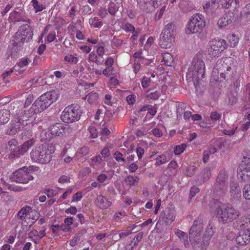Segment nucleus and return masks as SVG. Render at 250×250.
Masks as SVG:
<instances>
[{"mask_svg":"<svg viewBox=\"0 0 250 250\" xmlns=\"http://www.w3.org/2000/svg\"><path fill=\"white\" fill-rule=\"evenodd\" d=\"M234 62L235 60L230 57L218 60L212 70V79L218 82L230 80L235 70Z\"/></svg>","mask_w":250,"mask_h":250,"instance_id":"1","label":"nucleus"},{"mask_svg":"<svg viewBox=\"0 0 250 250\" xmlns=\"http://www.w3.org/2000/svg\"><path fill=\"white\" fill-rule=\"evenodd\" d=\"M55 146L52 144H42L36 146L32 150L30 157L34 162L46 164L51 161L52 154L55 152Z\"/></svg>","mask_w":250,"mask_h":250,"instance_id":"2","label":"nucleus"},{"mask_svg":"<svg viewBox=\"0 0 250 250\" xmlns=\"http://www.w3.org/2000/svg\"><path fill=\"white\" fill-rule=\"evenodd\" d=\"M17 216L21 220L22 229L26 230L39 218L40 214L35 209L26 206L18 212Z\"/></svg>","mask_w":250,"mask_h":250,"instance_id":"3","label":"nucleus"},{"mask_svg":"<svg viewBox=\"0 0 250 250\" xmlns=\"http://www.w3.org/2000/svg\"><path fill=\"white\" fill-rule=\"evenodd\" d=\"M58 91L53 90L47 92L40 96L32 104L35 112H41L48 107L59 98Z\"/></svg>","mask_w":250,"mask_h":250,"instance_id":"4","label":"nucleus"},{"mask_svg":"<svg viewBox=\"0 0 250 250\" xmlns=\"http://www.w3.org/2000/svg\"><path fill=\"white\" fill-rule=\"evenodd\" d=\"M214 208L216 209V212L219 216L220 221L224 223L232 222L240 215L239 211L231 205L222 206L220 203L214 202Z\"/></svg>","mask_w":250,"mask_h":250,"instance_id":"5","label":"nucleus"},{"mask_svg":"<svg viewBox=\"0 0 250 250\" xmlns=\"http://www.w3.org/2000/svg\"><path fill=\"white\" fill-rule=\"evenodd\" d=\"M205 25L206 21L204 16L201 14H196L189 19L185 29V33L187 34L190 33L201 34Z\"/></svg>","mask_w":250,"mask_h":250,"instance_id":"6","label":"nucleus"},{"mask_svg":"<svg viewBox=\"0 0 250 250\" xmlns=\"http://www.w3.org/2000/svg\"><path fill=\"white\" fill-rule=\"evenodd\" d=\"M175 25L173 22L167 24L162 31L160 39L159 44L163 48L171 47L174 42Z\"/></svg>","mask_w":250,"mask_h":250,"instance_id":"7","label":"nucleus"},{"mask_svg":"<svg viewBox=\"0 0 250 250\" xmlns=\"http://www.w3.org/2000/svg\"><path fill=\"white\" fill-rule=\"evenodd\" d=\"M81 113L80 106L78 104H71L64 108L61 115V119L65 123H72L80 119Z\"/></svg>","mask_w":250,"mask_h":250,"instance_id":"8","label":"nucleus"},{"mask_svg":"<svg viewBox=\"0 0 250 250\" xmlns=\"http://www.w3.org/2000/svg\"><path fill=\"white\" fill-rule=\"evenodd\" d=\"M37 167L31 166L23 167L13 173V180L18 183L26 184L33 179L31 175L32 171H35Z\"/></svg>","mask_w":250,"mask_h":250,"instance_id":"9","label":"nucleus"},{"mask_svg":"<svg viewBox=\"0 0 250 250\" xmlns=\"http://www.w3.org/2000/svg\"><path fill=\"white\" fill-rule=\"evenodd\" d=\"M203 229V220L200 218H197L194 222L189 232V239L192 248H197L199 246L196 245L197 240L200 238V232Z\"/></svg>","mask_w":250,"mask_h":250,"instance_id":"10","label":"nucleus"},{"mask_svg":"<svg viewBox=\"0 0 250 250\" xmlns=\"http://www.w3.org/2000/svg\"><path fill=\"white\" fill-rule=\"evenodd\" d=\"M209 48H208V55L212 58L218 57L227 47V44L223 39H214L209 42Z\"/></svg>","mask_w":250,"mask_h":250,"instance_id":"11","label":"nucleus"},{"mask_svg":"<svg viewBox=\"0 0 250 250\" xmlns=\"http://www.w3.org/2000/svg\"><path fill=\"white\" fill-rule=\"evenodd\" d=\"M192 64L193 71L192 76L197 81L201 80L205 75V65L204 61L198 56L194 57Z\"/></svg>","mask_w":250,"mask_h":250,"instance_id":"12","label":"nucleus"},{"mask_svg":"<svg viewBox=\"0 0 250 250\" xmlns=\"http://www.w3.org/2000/svg\"><path fill=\"white\" fill-rule=\"evenodd\" d=\"M203 8L205 12L213 18L219 17L225 11L218 2L207 3L203 5Z\"/></svg>","mask_w":250,"mask_h":250,"instance_id":"13","label":"nucleus"},{"mask_svg":"<svg viewBox=\"0 0 250 250\" xmlns=\"http://www.w3.org/2000/svg\"><path fill=\"white\" fill-rule=\"evenodd\" d=\"M89 148L88 146H83L79 148L76 152L74 150V148L70 146L69 145H66L64 147L60 153V156L61 157H64L67 154H71L72 153H74L76 156L83 157L87 154L89 152Z\"/></svg>","mask_w":250,"mask_h":250,"instance_id":"14","label":"nucleus"},{"mask_svg":"<svg viewBox=\"0 0 250 250\" xmlns=\"http://www.w3.org/2000/svg\"><path fill=\"white\" fill-rule=\"evenodd\" d=\"M228 175L227 171L221 169L218 174L215 187L217 190L219 189L223 192L227 191L228 186Z\"/></svg>","mask_w":250,"mask_h":250,"instance_id":"15","label":"nucleus"},{"mask_svg":"<svg viewBox=\"0 0 250 250\" xmlns=\"http://www.w3.org/2000/svg\"><path fill=\"white\" fill-rule=\"evenodd\" d=\"M236 19L234 13L229 11L218 20L217 24L220 27H225L235 21Z\"/></svg>","mask_w":250,"mask_h":250,"instance_id":"16","label":"nucleus"},{"mask_svg":"<svg viewBox=\"0 0 250 250\" xmlns=\"http://www.w3.org/2000/svg\"><path fill=\"white\" fill-rule=\"evenodd\" d=\"M95 203L100 208L105 209L112 206V202L105 196L103 195H99L97 196Z\"/></svg>","mask_w":250,"mask_h":250,"instance_id":"17","label":"nucleus"},{"mask_svg":"<svg viewBox=\"0 0 250 250\" xmlns=\"http://www.w3.org/2000/svg\"><path fill=\"white\" fill-rule=\"evenodd\" d=\"M236 241L241 245L249 244L250 242V227L242 230L236 237Z\"/></svg>","mask_w":250,"mask_h":250,"instance_id":"18","label":"nucleus"},{"mask_svg":"<svg viewBox=\"0 0 250 250\" xmlns=\"http://www.w3.org/2000/svg\"><path fill=\"white\" fill-rule=\"evenodd\" d=\"M18 32H20L21 36L23 39V41H25L26 42L29 41L33 36V32L30 26L28 24H24L21 25L19 29Z\"/></svg>","mask_w":250,"mask_h":250,"instance_id":"19","label":"nucleus"},{"mask_svg":"<svg viewBox=\"0 0 250 250\" xmlns=\"http://www.w3.org/2000/svg\"><path fill=\"white\" fill-rule=\"evenodd\" d=\"M175 213L173 209H169L167 211H162L160 213L159 221L170 224L175 220Z\"/></svg>","mask_w":250,"mask_h":250,"instance_id":"20","label":"nucleus"},{"mask_svg":"<svg viewBox=\"0 0 250 250\" xmlns=\"http://www.w3.org/2000/svg\"><path fill=\"white\" fill-rule=\"evenodd\" d=\"M46 234V229H43L39 232L37 229H33L29 233V237L34 242L37 243Z\"/></svg>","mask_w":250,"mask_h":250,"instance_id":"21","label":"nucleus"},{"mask_svg":"<svg viewBox=\"0 0 250 250\" xmlns=\"http://www.w3.org/2000/svg\"><path fill=\"white\" fill-rule=\"evenodd\" d=\"M241 188L237 182L230 180L229 193L232 198L235 199L241 196Z\"/></svg>","mask_w":250,"mask_h":250,"instance_id":"22","label":"nucleus"},{"mask_svg":"<svg viewBox=\"0 0 250 250\" xmlns=\"http://www.w3.org/2000/svg\"><path fill=\"white\" fill-rule=\"evenodd\" d=\"M65 128L64 126H50V132L48 134L47 138H52L54 136H59L65 133Z\"/></svg>","mask_w":250,"mask_h":250,"instance_id":"23","label":"nucleus"},{"mask_svg":"<svg viewBox=\"0 0 250 250\" xmlns=\"http://www.w3.org/2000/svg\"><path fill=\"white\" fill-rule=\"evenodd\" d=\"M237 177L241 182H246L250 180V169L241 168L239 167L237 171Z\"/></svg>","mask_w":250,"mask_h":250,"instance_id":"24","label":"nucleus"},{"mask_svg":"<svg viewBox=\"0 0 250 250\" xmlns=\"http://www.w3.org/2000/svg\"><path fill=\"white\" fill-rule=\"evenodd\" d=\"M174 232L175 234L179 238L180 241L183 243L185 247L188 248L189 246L188 237L186 233L178 229H174Z\"/></svg>","mask_w":250,"mask_h":250,"instance_id":"25","label":"nucleus"},{"mask_svg":"<svg viewBox=\"0 0 250 250\" xmlns=\"http://www.w3.org/2000/svg\"><path fill=\"white\" fill-rule=\"evenodd\" d=\"M20 33L17 31L13 37L12 40L13 45L16 47L18 50L21 49L24 42H26L25 41H23V39L21 36Z\"/></svg>","mask_w":250,"mask_h":250,"instance_id":"26","label":"nucleus"},{"mask_svg":"<svg viewBox=\"0 0 250 250\" xmlns=\"http://www.w3.org/2000/svg\"><path fill=\"white\" fill-rule=\"evenodd\" d=\"M35 141L33 138L25 142L20 147L18 151L19 154L23 155L35 144Z\"/></svg>","mask_w":250,"mask_h":250,"instance_id":"27","label":"nucleus"},{"mask_svg":"<svg viewBox=\"0 0 250 250\" xmlns=\"http://www.w3.org/2000/svg\"><path fill=\"white\" fill-rule=\"evenodd\" d=\"M239 5L238 0H223L221 3V6L224 9H229L230 7L234 8L237 7Z\"/></svg>","mask_w":250,"mask_h":250,"instance_id":"28","label":"nucleus"},{"mask_svg":"<svg viewBox=\"0 0 250 250\" xmlns=\"http://www.w3.org/2000/svg\"><path fill=\"white\" fill-rule=\"evenodd\" d=\"M103 160L100 155L98 154L92 157L88 163L89 165L93 168H96L101 164Z\"/></svg>","mask_w":250,"mask_h":250,"instance_id":"29","label":"nucleus"},{"mask_svg":"<svg viewBox=\"0 0 250 250\" xmlns=\"http://www.w3.org/2000/svg\"><path fill=\"white\" fill-rule=\"evenodd\" d=\"M10 113L6 110L0 111V124L4 125L9 120Z\"/></svg>","mask_w":250,"mask_h":250,"instance_id":"30","label":"nucleus"},{"mask_svg":"<svg viewBox=\"0 0 250 250\" xmlns=\"http://www.w3.org/2000/svg\"><path fill=\"white\" fill-rule=\"evenodd\" d=\"M99 98L98 93L96 92H91L86 95L84 99H87V101L90 104H95L97 103Z\"/></svg>","mask_w":250,"mask_h":250,"instance_id":"31","label":"nucleus"},{"mask_svg":"<svg viewBox=\"0 0 250 250\" xmlns=\"http://www.w3.org/2000/svg\"><path fill=\"white\" fill-rule=\"evenodd\" d=\"M210 242V240L208 239V238H206L204 237V239L201 243H199V240H197V242L196 243V245H198L199 247L197 248H193L194 250H197L198 249H200L201 250H206Z\"/></svg>","mask_w":250,"mask_h":250,"instance_id":"32","label":"nucleus"},{"mask_svg":"<svg viewBox=\"0 0 250 250\" xmlns=\"http://www.w3.org/2000/svg\"><path fill=\"white\" fill-rule=\"evenodd\" d=\"M31 2L35 10V13L42 11L46 8L45 6L42 3L40 0H32Z\"/></svg>","mask_w":250,"mask_h":250,"instance_id":"33","label":"nucleus"},{"mask_svg":"<svg viewBox=\"0 0 250 250\" xmlns=\"http://www.w3.org/2000/svg\"><path fill=\"white\" fill-rule=\"evenodd\" d=\"M241 168H247L250 169V154H248L243 157L240 166Z\"/></svg>","mask_w":250,"mask_h":250,"instance_id":"34","label":"nucleus"},{"mask_svg":"<svg viewBox=\"0 0 250 250\" xmlns=\"http://www.w3.org/2000/svg\"><path fill=\"white\" fill-rule=\"evenodd\" d=\"M186 105L185 103L179 102L176 105L177 116H182V114L185 112Z\"/></svg>","mask_w":250,"mask_h":250,"instance_id":"35","label":"nucleus"},{"mask_svg":"<svg viewBox=\"0 0 250 250\" xmlns=\"http://www.w3.org/2000/svg\"><path fill=\"white\" fill-rule=\"evenodd\" d=\"M165 64L167 66H171L173 63V58L169 53H165L163 56Z\"/></svg>","mask_w":250,"mask_h":250,"instance_id":"36","label":"nucleus"},{"mask_svg":"<svg viewBox=\"0 0 250 250\" xmlns=\"http://www.w3.org/2000/svg\"><path fill=\"white\" fill-rule=\"evenodd\" d=\"M186 147L187 145L185 144L175 146L173 148L175 155H178L182 153L185 150Z\"/></svg>","mask_w":250,"mask_h":250,"instance_id":"37","label":"nucleus"},{"mask_svg":"<svg viewBox=\"0 0 250 250\" xmlns=\"http://www.w3.org/2000/svg\"><path fill=\"white\" fill-rule=\"evenodd\" d=\"M242 191L244 198L246 200H250V184L245 185Z\"/></svg>","mask_w":250,"mask_h":250,"instance_id":"38","label":"nucleus"},{"mask_svg":"<svg viewBox=\"0 0 250 250\" xmlns=\"http://www.w3.org/2000/svg\"><path fill=\"white\" fill-rule=\"evenodd\" d=\"M139 177L137 176H129L125 179V182L129 186L134 185L139 181Z\"/></svg>","mask_w":250,"mask_h":250,"instance_id":"39","label":"nucleus"},{"mask_svg":"<svg viewBox=\"0 0 250 250\" xmlns=\"http://www.w3.org/2000/svg\"><path fill=\"white\" fill-rule=\"evenodd\" d=\"M118 4L114 2H111L108 6V12L111 15H114L115 13L118 11Z\"/></svg>","mask_w":250,"mask_h":250,"instance_id":"40","label":"nucleus"},{"mask_svg":"<svg viewBox=\"0 0 250 250\" xmlns=\"http://www.w3.org/2000/svg\"><path fill=\"white\" fill-rule=\"evenodd\" d=\"M156 164L157 165H161L166 164L168 161V159L165 154L159 155L156 158Z\"/></svg>","mask_w":250,"mask_h":250,"instance_id":"41","label":"nucleus"},{"mask_svg":"<svg viewBox=\"0 0 250 250\" xmlns=\"http://www.w3.org/2000/svg\"><path fill=\"white\" fill-rule=\"evenodd\" d=\"M214 231L212 228V227L210 225H208L206 229L205 234L204 237L206 238H208L210 240L211 238L214 235Z\"/></svg>","mask_w":250,"mask_h":250,"instance_id":"42","label":"nucleus"},{"mask_svg":"<svg viewBox=\"0 0 250 250\" xmlns=\"http://www.w3.org/2000/svg\"><path fill=\"white\" fill-rule=\"evenodd\" d=\"M89 59L91 62L96 63L97 65H102L104 62L103 60H98L97 56L93 52H91L89 54Z\"/></svg>","mask_w":250,"mask_h":250,"instance_id":"43","label":"nucleus"},{"mask_svg":"<svg viewBox=\"0 0 250 250\" xmlns=\"http://www.w3.org/2000/svg\"><path fill=\"white\" fill-rule=\"evenodd\" d=\"M152 0H137L139 7L144 11L148 9L147 4L150 3Z\"/></svg>","mask_w":250,"mask_h":250,"instance_id":"44","label":"nucleus"},{"mask_svg":"<svg viewBox=\"0 0 250 250\" xmlns=\"http://www.w3.org/2000/svg\"><path fill=\"white\" fill-rule=\"evenodd\" d=\"M21 11V9H19V11H14L10 14V17L13 19L15 21H22V18L20 16Z\"/></svg>","mask_w":250,"mask_h":250,"instance_id":"45","label":"nucleus"},{"mask_svg":"<svg viewBox=\"0 0 250 250\" xmlns=\"http://www.w3.org/2000/svg\"><path fill=\"white\" fill-rule=\"evenodd\" d=\"M228 38L230 46L232 47H235L239 42V38L235 35H229Z\"/></svg>","mask_w":250,"mask_h":250,"instance_id":"46","label":"nucleus"},{"mask_svg":"<svg viewBox=\"0 0 250 250\" xmlns=\"http://www.w3.org/2000/svg\"><path fill=\"white\" fill-rule=\"evenodd\" d=\"M121 27L126 32H132L135 29V27L129 23H122Z\"/></svg>","mask_w":250,"mask_h":250,"instance_id":"47","label":"nucleus"},{"mask_svg":"<svg viewBox=\"0 0 250 250\" xmlns=\"http://www.w3.org/2000/svg\"><path fill=\"white\" fill-rule=\"evenodd\" d=\"M195 169L196 167L195 166H188L187 169L184 171V173L188 176H191L194 174Z\"/></svg>","mask_w":250,"mask_h":250,"instance_id":"48","label":"nucleus"},{"mask_svg":"<svg viewBox=\"0 0 250 250\" xmlns=\"http://www.w3.org/2000/svg\"><path fill=\"white\" fill-rule=\"evenodd\" d=\"M24 122H25V125H28V124H30V123H27V120L24 121L23 119H21L18 116H15L13 120V124H24Z\"/></svg>","mask_w":250,"mask_h":250,"instance_id":"49","label":"nucleus"},{"mask_svg":"<svg viewBox=\"0 0 250 250\" xmlns=\"http://www.w3.org/2000/svg\"><path fill=\"white\" fill-rule=\"evenodd\" d=\"M126 216L125 212H119L115 214L114 216V219L117 221L120 222L121 219L124 218Z\"/></svg>","mask_w":250,"mask_h":250,"instance_id":"50","label":"nucleus"},{"mask_svg":"<svg viewBox=\"0 0 250 250\" xmlns=\"http://www.w3.org/2000/svg\"><path fill=\"white\" fill-rule=\"evenodd\" d=\"M64 60L68 62H70L73 63H76L78 62V59L72 55H67L65 56Z\"/></svg>","mask_w":250,"mask_h":250,"instance_id":"51","label":"nucleus"},{"mask_svg":"<svg viewBox=\"0 0 250 250\" xmlns=\"http://www.w3.org/2000/svg\"><path fill=\"white\" fill-rule=\"evenodd\" d=\"M90 136L92 138H96L98 136V131L95 126H90L89 128Z\"/></svg>","mask_w":250,"mask_h":250,"instance_id":"52","label":"nucleus"},{"mask_svg":"<svg viewBox=\"0 0 250 250\" xmlns=\"http://www.w3.org/2000/svg\"><path fill=\"white\" fill-rule=\"evenodd\" d=\"M150 83V79L149 78L147 77L146 76L143 77L141 82L142 85L143 87V88H147L149 85Z\"/></svg>","mask_w":250,"mask_h":250,"instance_id":"53","label":"nucleus"},{"mask_svg":"<svg viewBox=\"0 0 250 250\" xmlns=\"http://www.w3.org/2000/svg\"><path fill=\"white\" fill-rule=\"evenodd\" d=\"M31 62V61L30 60V59L27 58L21 60L18 63V66L20 67H23L27 65L29 62Z\"/></svg>","mask_w":250,"mask_h":250,"instance_id":"54","label":"nucleus"},{"mask_svg":"<svg viewBox=\"0 0 250 250\" xmlns=\"http://www.w3.org/2000/svg\"><path fill=\"white\" fill-rule=\"evenodd\" d=\"M81 235L79 233L76 234L73 239L70 241V245L72 247L76 246L78 242L80 240Z\"/></svg>","mask_w":250,"mask_h":250,"instance_id":"55","label":"nucleus"},{"mask_svg":"<svg viewBox=\"0 0 250 250\" xmlns=\"http://www.w3.org/2000/svg\"><path fill=\"white\" fill-rule=\"evenodd\" d=\"M82 198V193L81 192H77L72 197V202H78Z\"/></svg>","mask_w":250,"mask_h":250,"instance_id":"56","label":"nucleus"},{"mask_svg":"<svg viewBox=\"0 0 250 250\" xmlns=\"http://www.w3.org/2000/svg\"><path fill=\"white\" fill-rule=\"evenodd\" d=\"M108 179L107 176L105 174L101 173L97 178V180L100 183L105 182Z\"/></svg>","mask_w":250,"mask_h":250,"instance_id":"57","label":"nucleus"},{"mask_svg":"<svg viewBox=\"0 0 250 250\" xmlns=\"http://www.w3.org/2000/svg\"><path fill=\"white\" fill-rule=\"evenodd\" d=\"M202 174L205 180H208L211 176V172L208 168H206L202 171Z\"/></svg>","mask_w":250,"mask_h":250,"instance_id":"58","label":"nucleus"},{"mask_svg":"<svg viewBox=\"0 0 250 250\" xmlns=\"http://www.w3.org/2000/svg\"><path fill=\"white\" fill-rule=\"evenodd\" d=\"M50 132V128L48 131L43 130L41 133V137L42 138V140H44L46 141H49L51 138H47V136H48V134Z\"/></svg>","mask_w":250,"mask_h":250,"instance_id":"59","label":"nucleus"},{"mask_svg":"<svg viewBox=\"0 0 250 250\" xmlns=\"http://www.w3.org/2000/svg\"><path fill=\"white\" fill-rule=\"evenodd\" d=\"M82 13L83 14H91L92 11L91 8L88 5H85L83 6L82 8Z\"/></svg>","mask_w":250,"mask_h":250,"instance_id":"60","label":"nucleus"},{"mask_svg":"<svg viewBox=\"0 0 250 250\" xmlns=\"http://www.w3.org/2000/svg\"><path fill=\"white\" fill-rule=\"evenodd\" d=\"M241 221L242 222V226H244L245 224L250 225V215L246 214L241 218Z\"/></svg>","mask_w":250,"mask_h":250,"instance_id":"61","label":"nucleus"},{"mask_svg":"<svg viewBox=\"0 0 250 250\" xmlns=\"http://www.w3.org/2000/svg\"><path fill=\"white\" fill-rule=\"evenodd\" d=\"M17 132V128L16 126H9L7 129L6 133L9 135H14Z\"/></svg>","mask_w":250,"mask_h":250,"instance_id":"62","label":"nucleus"},{"mask_svg":"<svg viewBox=\"0 0 250 250\" xmlns=\"http://www.w3.org/2000/svg\"><path fill=\"white\" fill-rule=\"evenodd\" d=\"M246 98L247 102L249 105H250V83L247 84L246 88Z\"/></svg>","mask_w":250,"mask_h":250,"instance_id":"63","label":"nucleus"},{"mask_svg":"<svg viewBox=\"0 0 250 250\" xmlns=\"http://www.w3.org/2000/svg\"><path fill=\"white\" fill-rule=\"evenodd\" d=\"M157 107L156 105L152 106L149 105V107L147 109L148 113L150 114L151 115L154 116L157 112Z\"/></svg>","mask_w":250,"mask_h":250,"instance_id":"64","label":"nucleus"}]
</instances>
